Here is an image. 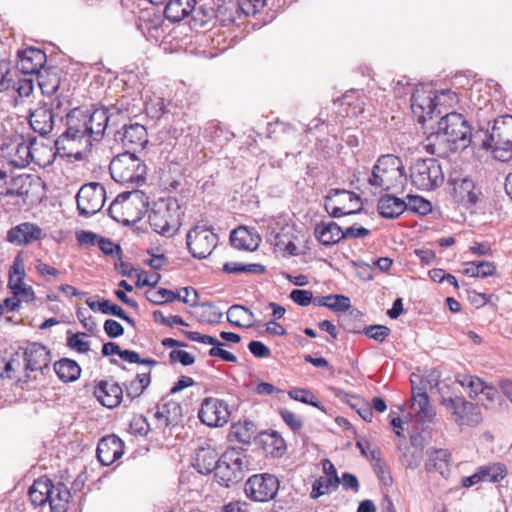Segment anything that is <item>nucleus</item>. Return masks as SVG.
Returning a JSON list of instances; mask_svg holds the SVG:
<instances>
[{
    "label": "nucleus",
    "mask_w": 512,
    "mask_h": 512,
    "mask_svg": "<svg viewBox=\"0 0 512 512\" xmlns=\"http://www.w3.org/2000/svg\"><path fill=\"white\" fill-rule=\"evenodd\" d=\"M243 459L236 448L227 449L217 459V454L211 450L202 449L195 458V468L202 475L214 472V477L219 480H242Z\"/></svg>",
    "instance_id": "obj_1"
},
{
    "label": "nucleus",
    "mask_w": 512,
    "mask_h": 512,
    "mask_svg": "<svg viewBox=\"0 0 512 512\" xmlns=\"http://www.w3.org/2000/svg\"><path fill=\"white\" fill-rule=\"evenodd\" d=\"M148 205L149 197L143 191H124L112 201L108 214L117 223L131 227L144 217Z\"/></svg>",
    "instance_id": "obj_2"
},
{
    "label": "nucleus",
    "mask_w": 512,
    "mask_h": 512,
    "mask_svg": "<svg viewBox=\"0 0 512 512\" xmlns=\"http://www.w3.org/2000/svg\"><path fill=\"white\" fill-rule=\"evenodd\" d=\"M407 180L408 176L402 159L394 154H384L375 162L368 183L384 191H390L397 188L403 189Z\"/></svg>",
    "instance_id": "obj_3"
},
{
    "label": "nucleus",
    "mask_w": 512,
    "mask_h": 512,
    "mask_svg": "<svg viewBox=\"0 0 512 512\" xmlns=\"http://www.w3.org/2000/svg\"><path fill=\"white\" fill-rule=\"evenodd\" d=\"M109 171L114 181L135 186L144 184L147 175L144 161L130 150L115 156L110 162Z\"/></svg>",
    "instance_id": "obj_4"
},
{
    "label": "nucleus",
    "mask_w": 512,
    "mask_h": 512,
    "mask_svg": "<svg viewBox=\"0 0 512 512\" xmlns=\"http://www.w3.org/2000/svg\"><path fill=\"white\" fill-rule=\"evenodd\" d=\"M180 206L176 199H168L166 204L153 208L148 215V222L153 231L164 237H173L179 230Z\"/></svg>",
    "instance_id": "obj_5"
},
{
    "label": "nucleus",
    "mask_w": 512,
    "mask_h": 512,
    "mask_svg": "<svg viewBox=\"0 0 512 512\" xmlns=\"http://www.w3.org/2000/svg\"><path fill=\"white\" fill-rule=\"evenodd\" d=\"M410 180L417 189L431 191L443 184L444 173L436 159H417L410 167Z\"/></svg>",
    "instance_id": "obj_6"
},
{
    "label": "nucleus",
    "mask_w": 512,
    "mask_h": 512,
    "mask_svg": "<svg viewBox=\"0 0 512 512\" xmlns=\"http://www.w3.org/2000/svg\"><path fill=\"white\" fill-rule=\"evenodd\" d=\"M483 146L492 149L495 158L505 161L512 151V116H500L494 120L488 138L483 141Z\"/></svg>",
    "instance_id": "obj_7"
},
{
    "label": "nucleus",
    "mask_w": 512,
    "mask_h": 512,
    "mask_svg": "<svg viewBox=\"0 0 512 512\" xmlns=\"http://www.w3.org/2000/svg\"><path fill=\"white\" fill-rule=\"evenodd\" d=\"M325 209L333 218L359 214L363 211L361 197L345 189H331L325 197Z\"/></svg>",
    "instance_id": "obj_8"
},
{
    "label": "nucleus",
    "mask_w": 512,
    "mask_h": 512,
    "mask_svg": "<svg viewBox=\"0 0 512 512\" xmlns=\"http://www.w3.org/2000/svg\"><path fill=\"white\" fill-rule=\"evenodd\" d=\"M106 200L105 187L98 182H90L81 186L77 195V210L80 216L89 218L98 213Z\"/></svg>",
    "instance_id": "obj_9"
},
{
    "label": "nucleus",
    "mask_w": 512,
    "mask_h": 512,
    "mask_svg": "<svg viewBox=\"0 0 512 512\" xmlns=\"http://www.w3.org/2000/svg\"><path fill=\"white\" fill-rule=\"evenodd\" d=\"M217 243V234L206 225H195L186 236L187 249L196 259L207 258L215 249Z\"/></svg>",
    "instance_id": "obj_10"
},
{
    "label": "nucleus",
    "mask_w": 512,
    "mask_h": 512,
    "mask_svg": "<svg viewBox=\"0 0 512 512\" xmlns=\"http://www.w3.org/2000/svg\"><path fill=\"white\" fill-rule=\"evenodd\" d=\"M439 129L445 131L459 150H464L471 143L472 129L464 116L457 112H447L438 121Z\"/></svg>",
    "instance_id": "obj_11"
},
{
    "label": "nucleus",
    "mask_w": 512,
    "mask_h": 512,
    "mask_svg": "<svg viewBox=\"0 0 512 512\" xmlns=\"http://www.w3.org/2000/svg\"><path fill=\"white\" fill-rule=\"evenodd\" d=\"M441 403L459 425L476 426L482 421L480 407L464 397L443 398Z\"/></svg>",
    "instance_id": "obj_12"
},
{
    "label": "nucleus",
    "mask_w": 512,
    "mask_h": 512,
    "mask_svg": "<svg viewBox=\"0 0 512 512\" xmlns=\"http://www.w3.org/2000/svg\"><path fill=\"white\" fill-rule=\"evenodd\" d=\"M65 118L66 130L55 140V147L58 151L65 149L64 143L66 140H80L84 137L90 139L87 111L75 108L67 112Z\"/></svg>",
    "instance_id": "obj_13"
},
{
    "label": "nucleus",
    "mask_w": 512,
    "mask_h": 512,
    "mask_svg": "<svg viewBox=\"0 0 512 512\" xmlns=\"http://www.w3.org/2000/svg\"><path fill=\"white\" fill-rule=\"evenodd\" d=\"M448 184L452 186V196L456 203L466 209L472 208L479 201L481 190L476 188L472 179L455 173H451L448 178Z\"/></svg>",
    "instance_id": "obj_14"
},
{
    "label": "nucleus",
    "mask_w": 512,
    "mask_h": 512,
    "mask_svg": "<svg viewBox=\"0 0 512 512\" xmlns=\"http://www.w3.org/2000/svg\"><path fill=\"white\" fill-rule=\"evenodd\" d=\"M411 109L422 124L432 119L433 114L437 115L435 92L430 86L419 85L415 88L411 96Z\"/></svg>",
    "instance_id": "obj_15"
},
{
    "label": "nucleus",
    "mask_w": 512,
    "mask_h": 512,
    "mask_svg": "<svg viewBox=\"0 0 512 512\" xmlns=\"http://www.w3.org/2000/svg\"><path fill=\"white\" fill-rule=\"evenodd\" d=\"M230 412L225 401L213 397L203 400L198 412L199 420L209 427H221L228 422Z\"/></svg>",
    "instance_id": "obj_16"
},
{
    "label": "nucleus",
    "mask_w": 512,
    "mask_h": 512,
    "mask_svg": "<svg viewBox=\"0 0 512 512\" xmlns=\"http://www.w3.org/2000/svg\"><path fill=\"white\" fill-rule=\"evenodd\" d=\"M37 139L29 136L27 140L23 136H16L9 144H3L2 149L6 147L10 156L7 162L8 166L25 167L33 160L32 148L36 144Z\"/></svg>",
    "instance_id": "obj_17"
},
{
    "label": "nucleus",
    "mask_w": 512,
    "mask_h": 512,
    "mask_svg": "<svg viewBox=\"0 0 512 512\" xmlns=\"http://www.w3.org/2000/svg\"><path fill=\"white\" fill-rule=\"evenodd\" d=\"M43 493L50 504L53 512H66L72 493L65 482H34Z\"/></svg>",
    "instance_id": "obj_18"
},
{
    "label": "nucleus",
    "mask_w": 512,
    "mask_h": 512,
    "mask_svg": "<svg viewBox=\"0 0 512 512\" xmlns=\"http://www.w3.org/2000/svg\"><path fill=\"white\" fill-rule=\"evenodd\" d=\"M115 140L121 141L126 150L136 154L138 150H143L148 143L147 130L139 123L125 124L120 131L115 133Z\"/></svg>",
    "instance_id": "obj_19"
},
{
    "label": "nucleus",
    "mask_w": 512,
    "mask_h": 512,
    "mask_svg": "<svg viewBox=\"0 0 512 512\" xmlns=\"http://www.w3.org/2000/svg\"><path fill=\"white\" fill-rule=\"evenodd\" d=\"M47 56L39 48L29 46L17 51V69L25 75H36L45 67Z\"/></svg>",
    "instance_id": "obj_20"
},
{
    "label": "nucleus",
    "mask_w": 512,
    "mask_h": 512,
    "mask_svg": "<svg viewBox=\"0 0 512 512\" xmlns=\"http://www.w3.org/2000/svg\"><path fill=\"white\" fill-rule=\"evenodd\" d=\"M124 449V442L115 434H111L99 440L96 456L103 466H109L124 454Z\"/></svg>",
    "instance_id": "obj_21"
},
{
    "label": "nucleus",
    "mask_w": 512,
    "mask_h": 512,
    "mask_svg": "<svg viewBox=\"0 0 512 512\" xmlns=\"http://www.w3.org/2000/svg\"><path fill=\"white\" fill-rule=\"evenodd\" d=\"M24 360L26 370L45 374L46 370H50L51 352L46 346L33 342L24 349Z\"/></svg>",
    "instance_id": "obj_22"
},
{
    "label": "nucleus",
    "mask_w": 512,
    "mask_h": 512,
    "mask_svg": "<svg viewBox=\"0 0 512 512\" xmlns=\"http://www.w3.org/2000/svg\"><path fill=\"white\" fill-rule=\"evenodd\" d=\"M425 151L431 155L438 157H448L450 153L459 151V148L455 145V140H451L445 133L440 130L431 132L425 140L422 142Z\"/></svg>",
    "instance_id": "obj_23"
},
{
    "label": "nucleus",
    "mask_w": 512,
    "mask_h": 512,
    "mask_svg": "<svg viewBox=\"0 0 512 512\" xmlns=\"http://www.w3.org/2000/svg\"><path fill=\"white\" fill-rule=\"evenodd\" d=\"M93 393L104 407L113 409L121 404L124 389L117 382L100 380L96 383Z\"/></svg>",
    "instance_id": "obj_24"
},
{
    "label": "nucleus",
    "mask_w": 512,
    "mask_h": 512,
    "mask_svg": "<svg viewBox=\"0 0 512 512\" xmlns=\"http://www.w3.org/2000/svg\"><path fill=\"white\" fill-rule=\"evenodd\" d=\"M43 237L42 229L34 223L23 222L7 231L6 240L16 246L31 244Z\"/></svg>",
    "instance_id": "obj_25"
},
{
    "label": "nucleus",
    "mask_w": 512,
    "mask_h": 512,
    "mask_svg": "<svg viewBox=\"0 0 512 512\" xmlns=\"http://www.w3.org/2000/svg\"><path fill=\"white\" fill-rule=\"evenodd\" d=\"M216 18L223 26L235 23L242 16H249L248 8L240 0H223L216 4Z\"/></svg>",
    "instance_id": "obj_26"
},
{
    "label": "nucleus",
    "mask_w": 512,
    "mask_h": 512,
    "mask_svg": "<svg viewBox=\"0 0 512 512\" xmlns=\"http://www.w3.org/2000/svg\"><path fill=\"white\" fill-rule=\"evenodd\" d=\"M57 119L51 111L39 103V106L29 113V125L31 129L41 137H47L52 133Z\"/></svg>",
    "instance_id": "obj_27"
},
{
    "label": "nucleus",
    "mask_w": 512,
    "mask_h": 512,
    "mask_svg": "<svg viewBox=\"0 0 512 512\" xmlns=\"http://www.w3.org/2000/svg\"><path fill=\"white\" fill-rule=\"evenodd\" d=\"M181 333L184 334L191 341L212 345V348H210L208 351L209 356L218 357L226 362H237V357L234 354L230 353L229 351L222 349L221 347L224 346L225 344L220 342L215 337L210 335H204L195 331L181 330Z\"/></svg>",
    "instance_id": "obj_28"
},
{
    "label": "nucleus",
    "mask_w": 512,
    "mask_h": 512,
    "mask_svg": "<svg viewBox=\"0 0 512 512\" xmlns=\"http://www.w3.org/2000/svg\"><path fill=\"white\" fill-rule=\"evenodd\" d=\"M425 464L428 473H437L447 479L450 476V453L445 449H429Z\"/></svg>",
    "instance_id": "obj_29"
},
{
    "label": "nucleus",
    "mask_w": 512,
    "mask_h": 512,
    "mask_svg": "<svg viewBox=\"0 0 512 512\" xmlns=\"http://www.w3.org/2000/svg\"><path fill=\"white\" fill-rule=\"evenodd\" d=\"M61 69L57 66H45L36 74L38 85L42 94L53 96L61 83Z\"/></svg>",
    "instance_id": "obj_30"
},
{
    "label": "nucleus",
    "mask_w": 512,
    "mask_h": 512,
    "mask_svg": "<svg viewBox=\"0 0 512 512\" xmlns=\"http://www.w3.org/2000/svg\"><path fill=\"white\" fill-rule=\"evenodd\" d=\"M280 482H245L244 491L248 498L256 502H267L274 499L279 490Z\"/></svg>",
    "instance_id": "obj_31"
},
{
    "label": "nucleus",
    "mask_w": 512,
    "mask_h": 512,
    "mask_svg": "<svg viewBox=\"0 0 512 512\" xmlns=\"http://www.w3.org/2000/svg\"><path fill=\"white\" fill-rule=\"evenodd\" d=\"M260 433L253 421L244 420L234 423L229 431V440L238 442L244 447L249 446L251 440L259 441Z\"/></svg>",
    "instance_id": "obj_32"
},
{
    "label": "nucleus",
    "mask_w": 512,
    "mask_h": 512,
    "mask_svg": "<svg viewBox=\"0 0 512 512\" xmlns=\"http://www.w3.org/2000/svg\"><path fill=\"white\" fill-rule=\"evenodd\" d=\"M87 121L90 138H93V140H100L106 129L111 126L108 111L101 107L94 108L92 112L87 110Z\"/></svg>",
    "instance_id": "obj_33"
},
{
    "label": "nucleus",
    "mask_w": 512,
    "mask_h": 512,
    "mask_svg": "<svg viewBox=\"0 0 512 512\" xmlns=\"http://www.w3.org/2000/svg\"><path fill=\"white\" fill-rule=\"evenodd\" d=\"M260 241L261 238L257 233L243 226L234 229L230 235L231 245L238 250L254 251L258 248Z\"/></svg>",
    "instance_id": "obj_34"
},
{
    "label": "nucleus",
    "mask_w": 512,
    "mask_h": 512,
    "mask_svg": "<svg viewBox=\"0 0 512 512\" xmlns=\"http://www.w3.org/2000/svg\"><path fill=\"white\" fill-rule=\"evenodd\" d=\"M406 210V202L392 194L381 196L377 203L379 215L386 219L398 218Z\"/></svg>",
    "instance_id": "obj_35"
},
{
    "label": "nucleus",
    "mask_w": 512,
    "mask_h": 512,
    "mask_svg": "<svg viewBox=\"0 0 512 512\" xmlns=\"http://www.w3.org/2000/svg\"><path fill=\"white\" fill-rule=\"evenodd\" d=\"M411 409L421 421L430 420L435 415V411L424 388L412 387Z\"/></svg>",
    "instance_id": "obj_36"
},
{
    "label": "nucleus",
    "mask_w": 512,
    "mask_h": 512,
    "mask_svg": "<svg viewBox=\"0 0 512 512\" xmlns=\"http://www.w3.org/2000/svg\"><path fill=\"white\" fill-rule=\"evenodd\" d=\"M314 234L324 246H332L343 239V229L334 221L318 223Z\"/></svg>",
    "instance_id": "obj_37"
},
{
    "label": "nucleus",
    "mask_w": 512,
    "mask_h": 512,
    "mask_svg": "<svg viewBox=\"0 0 512 512\" xmlns=\"http://www.w3.org/2000/svg\"><path fill=\"white\" fill-rule=\"evenodd\" d=\"M196 3V0H168L164 9L165 17L170 22H180L192 13Z\"/></svg>",
    "instance_id": "obj_38"
},
{
    "label": "nucleus",
    "mask_w": 512,
    "mask_h": 512,
    "mask_svg": "<svg viewBox=\"0 0 512 512\" xmlns=\"http://www.w3.org/2000/svg\"><path fill=\"white\" fill-rule=\"evenodd\" d=\"M265 452L272 457L278 458L285 454L286 452V443L281 435L277 431L260 432L259 441Z\"/></svg>",
    "instance_id": "obj_39"
},
{
    "label": "nucleus",
    "mask_w": 512,
    "mask_h": 512,
    "mask_svg": "<svg viewBox=\"0 0 512 512\" xmlns=\"http://www.w3.org/2000/svg\"><path fill=\"white\" fill-rule=\"evenodd\" d=\"M508 475L505 464L496 462L478 467L477 471L461 480H503Z\"/></svg>",
    "instance_id": "obj_40"
},
{
    "label": "nucleus",
    "mask_w": 512,
    "mask_h": 512,
    "mask_svg": "<svg viewBox=\"0 0 512 512\" xmlns=\"http://www.w3.org/2000/svg\"><path fill=\"white\" fill-rule=\"evenodd\" d=\"M54 372L63 382H74L81 375V367L72 359L62 358L53 365Z\"/></svg>",
    "instance_id": "obj_41"
},
{
    "label": "nucleus",
    "mask_w": 512,
    "mask_h": 512,
    "mask_svg": "<svg viewBox=\"0 0 512 512\" xmlns=\"http://www.w3.org/2000/svg\"><path fill=\"white\" fill-rule=\"evenodd\" d=\"M6 185L5 191L2 192L6 196L27 197L32 186V178L28 174H20L13 176Z\"/></svg>",
    "instance_id": "obj_42"
},
{
    "label": "nucleus",
    "mask_w": 512,
    "mask_h": 512,
    "mask_svg": "<svg viewBox=\"0 0 512 512\" xmlns=\"http://www.w3.org/2000/svg\"><path fill=\"white\" fill-rule=\"evenodd\" d=\"M150 383L151 373H140L137 374L133 380L123 383L122 387L126 393V397L130 400V402H132L134 399L138 398L144 393V391L149 387Z\"/></svg>",
    "instance_id": "obj_43"
},
{
    "label": "nucleus",
    "mask_w": 512,
    "mask_h": 512,
    "mask_svg": "<svg viewBox=\"0 0 512 512\" xmlns=\"http://www.w3.org/2000/svg\"><path fill=\"white\" fill-rule=\"evenodd\" d=\"M314 305L325 306L334 312H345L351 306L350 298L345 295L330 294L314 298Z\"/></svg>",
    "instance_id": "obj_44"
},
{
    "label": "nucleus",
    "mask_w": 512,
    "mask_h": 512,
    "mask_svg": "<svg viewBox=\"0 0 512 512\" xmlns=\"http://www.w3.org/2000/svg\"><path fill=\"white\" fill-rule=\"evenodd\" d=\"M24 278L25 270L23 260L20 256H17L9 270L8 287L11 289L12 294L25 285L23 282Z\"/></svg>",
    "instance_id": "obj_45"
},
{
    "label": "nucleus",
    "mask_w": 512,
    "mask_h": 512,
    "mask_svg": "<svg viewBox=\"0 0 512 512\" xmlns=\"http://www.w3.org/2000/svg\"><path fill=\"white\" fill-rule=\"evenodd\" d=\"M464 273L470 277L485 278L492 276L496 272V266L490 261H471L468 262Z\"/></svg>",
    "instance_id": "obj_46"
},
{
    "label": "nucleus",
    "mask_w": 512,
    "mask_h": 512,
    "mask_svg": "<svg viewBox=\"0 0 512 512\" xmlns=\"http://www.w3.org/2000/svg\"><path fill=\"white\" fill-rule=\"evenodd\" d=\"M145 296L154 305H164L180 299V292H174L166 288H159L156 291H148Z\"/></svg>",
    "instance_id": "obj_47"
},
{
    "label": "nucleus",
    "mask_w": 512,
    "mask_h": 512,
    "mask_svg": "<svg viewBox=\"0 0 512 512\" xmlns=\"http://www.w3.org/2000/svg\"><path fill=\"white\" fill-rule=\"evenodd\" d=\"M40 104L48 108V110L51 111L52 114H54V117L60 122L63 121V114L68 110L69 107V101L66 99V97L60 95H57L54 98H50L49 101L40 102Z\"/></svg>",
    "instance_id": "obj_48"
},
{
    "label": "nucleus",
    "mask_w": 512,
    "mask_h": 512,
    "mask_svg": "<svg viewBox=\"0 0 512 512\" xmlns=\"http://www.w3.org/2000/svg\"><path fill=\"white\" fill-rule=\"evenodd\" d=\"M198 306L202 308L200 318L202 322L208 324L219 323L223 317L221 310L212 302L205 301L198 303Z\"/></svg>",
    "instance_id": "obj_49"
},
{
    "label": "nucleus",
    "mask_w": 512,
    "mask_h": 512,
    "mask_svg": "<svg viewBox=\"0 0 512 512\" xmlns=\"http://www.w3.org/2000/svg\"><path fill=\"white\" fill-rule=\"evenodd\" d=\"M288 395L293 400L302 402L304 404L312 405L321 411H325L324 406L321 404L320 401L316 399V397L313 395V393L305 388H294L288 391Z\"/></svg>",
    "instance_id": "obj_50"
},
{
    "label": "nucleus",
    "mask_w": 512,
    "mask_h": 512,
    "mask_svg": "<svg viewBox=\"0 0 512 512\" xmlns=\"http://www.w3.org/2000/svg\"><path fill=\"white\" fill-rule=\"evenodd\" d=\"M373 470L378 480H392L388 465L381 456L380 450L370 451Z\"/></svg>",
    "instance_id": "obj_51"
},
{
    "label": "nucleus",
    "mask_w": 512,
    "mask_h": 512,
    "mask_svg": "<svg viewBox=\"0 0 512 512\" xmlns=\"http://www.w3.org/2000/svg\"><path fill=\"white\" fill-rule=\"evenodd\" d=\"M21 307V299H18L15 295L8 297L0 303V317H3L6 323L16 324L19 320H14L12 316H8L11 312H16Z\"/></svg>",
    "instance_id": "obj_52"
},
{
    "label": "nucleus",
    "mask_w": 512,
    "mask_h": 512,
    "mask_svg": "<svg viewBox=\"0 0 512 512\" xmlns=\"http://www.w3.org/2000/svg\"><path fill=\"white\" fill-rule=\"evenodd\" d=\"M244 314L249 315V320L254 319V313L247 307L234 304L227 311V321L235 327L242 328L244 325L240 322Z\"/></svg>",
    "instance_id": "obj_53"
},
{
    "label": "nucleus",
    "mask_w": 512,
    "mask_h": 512,
    "mask_svg": "<svg viewBox=\"0 0 512 512\" xmlns=\"http://www.w3.org/2000/svg\"><path fill=\"white\" fill-rule=\"evenodd\" d=\"M191 14L195 22L199 23L200 26H204L211 19L216 18V5L214 7L205 4L199 5L198 7L195 5Z\"/></svg>",
    "instance_id": "obj_54"
},
{
    "label": "nucleus",
    "mask_w": 512,
    "mask_h": 512,
    "mask_svg": "<svg viewBox=\"0 0 512 512\" xmlns=\"http://www.w3.org/2000/svg\"><path fill=\"white\" fill-rule=\"evenodd\" d=\"M163 411L166 413V424L177 425L182 419V406L180 403L170 400L160 404Z\"/></svg>",
    "instance_id": "obj_55"
},
{
    "label": "nucleus",
    "mask_w": 512,
    "mask_h": 512,
    "mask_svg": "<svg viewBox=\"0 0 512 512\" xmlns=\"http://www.w3.org/2000/svg\"><path fill=\"white\" fill-rule=\"evenodd\" d=\"M435 99L437 104V116L443 113L442 107H452L459 101L457 94L450 89H443L439 93H435Z\"/></svg>",
    "instance_id": "obj_56"
},
{
    "label": "nucleus",
    "mask_w": 512,
    "mask_h": 512,
    "mask_svg": "<svg viewBox=\"0 0 512 512\" xmlns=\"http://www.w3.org/2000/svg\"><path fill=\"white\" fill-rule=\"evenodd\" d=\"M362 317L363 313L358 309L349 310V313L342 320L343 328L352 333H362V325L356 322V320H361Z\"/></svg>",
    "instance_id": "obj_57"
},
{
    "label": "nucleus",
    "mask_w": 512,
    "mask_h": 512,
    "mask_svg": "<svg viewBox=\"0 0 512 512\" xmlns=\"http://www.w3.org/2000/svg\"><path fill=\"white\" fill-rule=\"evenodd\" d=\"M408 198L409 202L406 203L407 210L421 215H426L431 212L432 206L430 201L417 195H410Z\"/></svg>",
    "instance_id": "obj_58"
},
{
    "label": "nucleus",
    "mask_w": 512,
    "mask_h": 512,
    "mask_svg": "<svg viewBox=\"0 0 512 512\" xmlns=\"http://www.w3.org/2000/svg\"><path fill=\"white\" fill-rule=\"evenodd\" d=\"M362 333L367 337L382 343L390 335L391 330L389 327L385 325L375 324L364 326L362 329Z\"/></svg>",
    "instance_id": "obj_59"
},
{
    "label": "nucleus",
    "mask_w": 512,
    "mask_h": 512,
    "mask_svg": "<svg viewBox=\"0 0 512 512\" xmlns=\"http://www.w3.org/2000/svg\"><path fill=\"white\" fill-rule=\"evenodd\" d=\"M19 367L20 361L18 359L11 358L7 360L4 357H0V380L16 378V372Z\"/></svg>",
    "instance_id": "obj_60"
},
{
    "label": "nucleus",
    "mask_w": 512,
    "mask_h": 512,
    "mask_svg": "<svg viewBox=\"0 0 512 512\" xmlns=\"http://www.w3.org/2000/svg\"><path fill=\"white\" fill-rule=\"evenodd\" d=\"M67 335V346L69 348L76 350L78 353H87L90 350V342L81 339L82 336H86L85 333L68 331Z\"/></svg>",
    "instance_id": "obj_61"
},
{
    "label": "nucleus",
    "mask_w": 512,
    "mask_h": 512,
    "mask_svg": "<svg viewBox=\"0 0 512 512\" xmlns=\"http://www.w3.org/2000/svg\"><path fill=\"white\" fill-rule=\"evenodd\" d=\"M99 249L107 256L117 257L119 260L123 257V251L119 244L114 243L110 238H99Z\"/></svg>",
    "instance_id": "obj_62"
},
{
    "label": "nucleus",
    "mask_w": 512,
    "mask_h": 512,
    "mask_svg": "<svg viewBox=\"0 0 512 512\" xmlns=\"http://www.w3.org/2000/svg\"><path fill=\"white\" fill-rule=\"evenodd\" d=\"M279 414L282 418V420L286 423L287 426L293 431V432H299L303 427V421L302 419L297 416L292 411L281 408L279 410Z\"/></svg>",
    "instance_id": "obj_63"
},
{
    "label": "nucleus",
    "mask_w": 512,
    "mask_h": 512,
    "mask_svg": "<svg viewBox=\"0 0 512 512\" xmlns=\"http://www.w3.org/2000/svg\"><path fill=\"white\" fill-rule=\"evenodd\" d=\"M11 62L6 58H0V92L9 89L12 83Z\"/></svg>",
    "instance_id": "obj_64"
}]
</instances>
